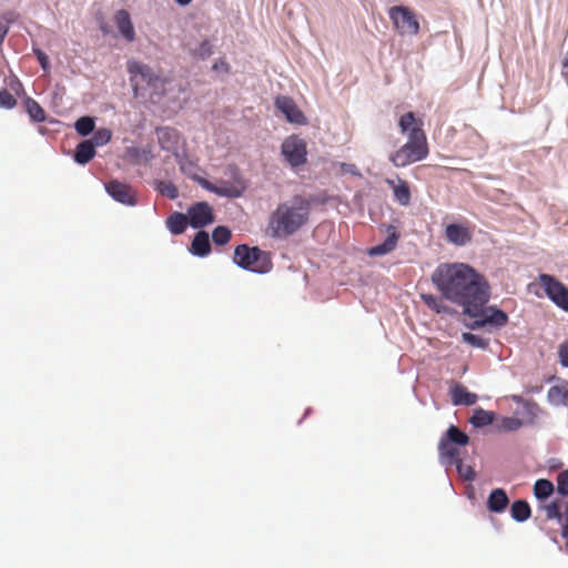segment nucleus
Returning a JSON list of instances; mask_svg holds the SVG:
<instances>
[{"label": "nucleus", "mask_w": 568, "mask_h": 568, "mask_svg": "<svg viewBox=\"0 0 568 568\" xmlns=\"http://www.w3.org/2000/svg\"><path fill=\"white\" fill-rule=\"evenodd\" d=\"M432 282L444 298L463 306L464 313L476 314L490 297L485 277L465 263L439 264L432 274Z\"/></svg>", "instance_id": "1"}, {"label": "nucleus", "mask_w": 568, "mask_h": 568, "mask_svg": "<svg viewBox=\"0 0 568 568\" xmlns=\"http://www.w3.org/2000/svg\"><path fill=\"white\" fill-rule=\"evenodd\" d=\"M312 201L303 195H294L277 204L270 214L266 235L275 240H286L301 231L310 222Z\"/></svg>", "instance_id": "2"}, {"label": "nucleus", "mask_w": 568, "mask_h": 568, "mask_svg": "<svg viewBox=\"0 0 568 568\" xmlns=\"http://www.w3.org/2000/svg\"><path fill=\"white\" fill-rule=\"evenodd\" d=\"M423 125L422 119L416 118L414 112H407L399 118L398 126L407 135V142L389 156L396 168H405L428 156L429 148Z\"/></svg>", "instance_id": "3"}, {"label": "nucleus", "mask_w": 568, "mask_h": 568, "mask_svg": "<svg viewBox=\"0 0 568 568\" xmlns=\"http://www.w3.org/2000/svg\"><path fill=\"white\" fill-rule=\"evenodd\" d=\"M126 69L135 94H138L139 89L144 88L151 89L158 94L164 93L168 79L155 73L150 65L136 60H129L126 62Z\"/></svg>", "instance_id": "4"}, {"label": "nucleus", "mask_w": 568, "mask_h": 568, "mask_svg": "<svg viewBox=\"0 0 568 568\" xmlns=\"http://www.w3.org/2000/svg\"><path fill=\"white\" fill-rule=\"evenodd\" d=\"M233 262L243 270L258 274L268 273L273 267L268 252L257 246H248L246 244H241L235 247Z\"/></svg>", "instance_id": "5"}, {"label": "nucleus", "mask_w": 568, "mask_h": 568, "mask_svg": "<svg viewBox=\"0 0 568 568\" xmlns=\"http://www.w3.org/2000/svg\"><path fill=\"white\" fill-rule=\"evenodd\" d=\"M469 437L458 427L452 425L438 443L439 457L444 463L454 465L460 460L458 446H466Z\"/></svg>", "instance_id": "6"}, {"label": "nucleus", "mask_w": 568, "mask_h": 568, "mask_svg": "<svg viewBox=\"0 0 568 568\" xmlns=\"http://www.w3.org/2000/svg\"><path fill=\"white\" fill-rule=\"evenodd\" d=\"M389 19L393 22L394 30L400 36H417L419 33V22L415 12L405 6H394L388 10Z\"/></svg>", "instance_id": "7"}, {"label": "nucleus", "mask_w": 568, "mask_h": 568, "mask_svg": "<svg viewBox=\"0 0 568 568\" xmlns=\"http://www.w3.org/2000/svg\"><path fill=\"white\" fill-rule=\"evenodd\" d=\"M281 153L292 168H298L305 164L307 160L306 142L300 136L292 134L283 141Z\"/></svg>", "instance_id": "8"}, {"label": "nucleus", "mask_w": 568, "mask_h": 568, "mask_svg": "<svg viewBox=\"0 0 568 568\" xmlns=\"http://www.w3.org/2000/svg\"><path fill=\"white\" fill-rule=\"evenodd\" d=\"M538 280L548 298L556 306L568 312V287L549 274H540Z\"/></svg>", "instance_id": "9"}, {"label": "nucleus", "mask_w": 568, "mask_h": 568, "mask_svg": "<svg viewBox=\"0 0 568 568\" xmlns=\"http://www.w3.org/2000/svg\"><path fill=\"white\" fill-rule=\"evenodd\" d=\"M484 306L485 305H480L476 314L466 313L467 315L477 318L473 327H484L486 325H490L496 328H500L506 326L508 323V315L504 311L495 306H489L486 308Z\"/></svg>", "instance_id": "10"}, {"label": "nucleus", "mask_w": 568, "mask_h": 568, "mask_svg": "<svg viewBox=\"0 0 568 568\" xmlns=\"http://www.w3.org/2000/svg\"><path fill=\"white\" fill-rule=\"evenodd\" d=\"M106 193L116 202L134 206L138 203V192L128 183L119 180H111L105 183Z\"/></svg>", "instance_id": "11"}, {"label": "nucleus", "mask_w": 568, "mask_h": 568, "mask_svg": "<svg viewBox=\"0 0 568 568\" xmlns=\"http://www.w3.org/2000/svg\"><path fill=\"white\" fill-rule=\"evenodd\" d=\"M187 217L190 225L201 229L214 222L212 207L206 202H197L189 207Z\"/></svg>", "instance_id": "12"}, {"label": "nucleus", "mask_w": 568, "mask_h": 568, "mask_svg": "<svg viewBox=\"0 0 568 568\" xmlns=\"http://www.w3.org/2000/svg\"><path fill=\"white\" fill-rule=\"evenodd\" d=\"M275 106L285 115L288 122L301 125L307 123L305 115L292 98L286 95L277 97L275 99Z\"/></svg>", "instance_id": "13"}, {"label": "nucleus", "mask_w": 568, "mask_h": 568, "mask_svg": "<svg viewBox=\"0 0 568 568\" xmlns=\"http://www.w3.org/2000/svg\"><path fill=\"white\" fill-rule=\"evenodd\" d=\"M445 237L449 243L456 246H464L471 242L473 234L468 226L452 223L445 227Z\"/></svg>", "instance_id": "14"}, {"label": "nucleus", "mask_w": 568, "mask_h": 568, "mask_svg": "<svg viewBox=\"0 0 568 568\" xmlns=\"http://www.w3.org/2000/svg\"><path fill=\"white\" fill-rule=\"evenodd\" d=\"M114 23L125 41L133 42L135 40V30L130 13L126 10L121 9L115 12Z\"/></svg>", "instance_id": "15"}, {"label": "nucleus", "mask_w": 568, "mask_h": 568, "mask_svg": "<svg viewBox=\"0 0 568 568\" xmlns=\"http://www.w3.org/2000/svg\"><path fill=\"white\" fill-rule=\"evenodd\" d=\"M452 403L454 405L471 406L477 403L478 396L470 393L463 384L455 383L449 388Z\"/></svg>", "instance_id": "16"}, {"label": "nucleus", "mask_w": 568, "mask_h": 568, "mask_svg": "<svg viewBox=\"0 0 568 568\" xmlns=\"http://www.w3.org/2000/svg\"><path fill=\"white\" fill-rule=\"evenodd\" d=\"M398 239H399V234L397 233L396 229L394 226L389 225L388 226V236L386 237V240L383 243H381L376 246H373L369 250V255L377 256V255H385L387 253H390L392 251L395 250Z\"/></svg>", "instance_id": "17"}, {"label": "nucleus", "mask_w": 568, "mask_h": 568, "mask_svg": "<svg viewBox=\"0 0 568 568\" xmlns=\"http://www.w3.org/2000/svg\"><path fill=\"white\" fill-rule=\"evenodd\" d=\"M386 183L393 189L396 201L402 205H408L410 203V190L406 181L398 179L396 183L393 180H386Z\"/></svg>", "instance_id": "18"}, {"label": "nucleus", "mask_w": 568, "mask_h": 568, "mask_svg": "<svg viewBox=\"0 0 568 568\" xmlns=\"http://www.w3.org/2000/svg\"><path fill=\"white\" fill-rule=\"evenodd\" d=\"M191 252L196 256H206L211 252L209 234L205 231H199L191 244Z\"/></svg>", "instance_id": "19"}, {"label": "nucleus", "mask_w": 568, "mask_h": 568, "mask_svg": "<svg viewBox=\"0 0 568 568\" xmlns=\"http://www.w3.org/2000/svg\"><path fill=\"white\" fill-rule=\"evenodd\" d=\"M509 503L506 491L501 488L494 489L488 497V509L494 513H501Z\"/></svg>", "instance_id": "20"}, {"label": "nucleus", "mask_w": 568, "mask_h": 568, "mask_svg": "<svg viewBox=\"0 0 568 568\" xmlns=\"http://www.w3.org/2000/svg\"><path fill=\"white\" fill-rule=\"evenodd\" d=\"M187 224H190L187 214L175 212L166 219L168 229L175 235L184 233Z\"/></svg>", "instance_id": "21"}, {"label": "nucleus", "mask_w": 568, "mask_h": 568, "mask_svg": "<svg viewBox=\"0 0 568 568\" xmlns=\"http://www.w3.org/2000/svg\"><path fill=\"white\" fill-rule=\"evenodd\" d=\"M95 155L93 142L85 140L78 144L74 153V160L79 164H87Z\"/></svg>", "instance_id": "22"}, {"label": "nucleus", "mask_w": 568, "mask_h": 568, "mask_svg": "<svg viewBox=\"0 0 568 568\" xmlns=\"http://www.w3.org/2000/svg\"><path fill=\"white\" fill-rule=\"evenodd\" d=\"M547 397L555 406H568V388L562 385H555L548 389Z\"/></svg>", "instance_id": "23"}, {"label": "nucleus", "mask_w": 568, "mask_h": 568, "mask_svg": "<svg viewBox=\"0 0 568 568\" xmlns=\"http://www.w3.org/2000/svg\"><path fill=\"white\" fill-rule=\"evenodd\" d=\"M495 420V413L490 410H485L483 408H476L469 418V423L476 427L481 428L488 425H491Z\"/></svg>", "instance_id": "24"}, {"label": "nucleus", "mask_w": 568, "mask_h": 568, "mask_svg": "<svg viewBox=\"0 0 568 568\" xmlns=\"http://www.w3.org/2000/svg\"><path fill=\"white\" fill-rule=\"evenodd\" d=\"M207 189L217 195L226 197H240L244 190L243 187H239L226 182H223L220 185L207 186Z\"/></svg>", "instance_id": "25"}, {"label": "nucleus", "mask_w": 568, "mask_h": 568, "mask_svg": "<svg viewBox=\"0 0 568 568\" xmlns=\"http://www.w3.org/2000/svg\"><path fill=\"white\" fill-rule=\"evenodd\" d=\"M26 110L29 116L34 122H43L45 120V112L42 106L32 98H27L24 100Z\"/></svg>", "instance_id": "26"}, {"label": "nucleus", "mask_w": 568, "mask_h": 568, "mask_svg": "<svg viewBox=\"0 0 568 568\" xmlns=\"http://www.w3.org/2000/svg\"><path fill=\"white\" fill-rule=\"evenodd\" d=\"M420 298L432 311H435L438 314L449 312V307L446 305L443 298H439L433 294H422Z\"/></svg>", "instance_id": "27"}, {"label": "nucleus", "mask_w": 568, "mask_h": 568, "mask_svg": "<svg viewBox=\"0 0 568 568\" xmlns=\"http://www.w3.org/2000/svg\"><path fill=\"white\" fill-rule=\"evenodd\" d=\"M511 516L517 521H525L530 517V506L525 500H516L511 505Z\"/></svg>", "instance_id": "28"}, {"label": "nucleus", "mask_w": 568, "mask_h": 568, "mask_svg": "<svg viewBox=\"0 0 568 568\" xmlns=\"http://www.w3.org/2000/svg\"><path fill=\"white\" fill-rule=\"evenodd\" d=\"M555 486L548 479H538L534 485V494L537 499L548 498L554 493Z\"/></svg>", "instance_id": "29"}, {"label": "nucleus", "mask_w": 568, "mask_h": 568, "mask_svg": "<svg viewBox=\"0 0 568 568\" xmlns=\"http://www.w3.org/2000/svg\"><path fill=\"white\" fill-rule=\"evenodd\" d=\"M17 20V13L13 11H9L3 13L0 17V44L3 42L4 38L9 32V27L12 22Z\"/></svg>", "instance_id": "30"}, {"label": "nucleus", "mask_w": 568, "mask_h": 568, "mask_svg": "<svg viewBox=\"0 0 568 568\" xmlns=\"http://www.w3.org/2000/svg\"><path fill=\"white\" fill-rule=\"evenodd\" d=\"M74 128L80 135L87 136L94 130V120L90 116H81L77 120Z\"/></svg>", "instance_id": "31"}, {"label": "nucleus", "mask_w": 568, "mask_h": 568, "mask_svg": "<svg viewBox=\"0 0 568 568\" xmlns=\"http://www.w3.org/2000/svg\"><path fill=\"white\" fill-rule=\"evenodd\" d=\"M547 519H557L561 521L565 519V514L561 513V501L554 500L544 507Z\"/></svg>", "instance_id": "32"}, {"label": "nucleus", "mask_w": 568, "mask_h": 568, "mask_svg": "<svg viewBox=\"0 0 568 568\" xmlns=\"http://www.w3.org/2000/svg\"><path fill=\"white\" fill-rule=\"evenodd\" d=\"M523 426V422L516 417H503L497 425L500 432H516Z\"/></svg>", "instance_id": "33"}, {"label": "nucleus", "mask_w": 568, "mask_h": 568, "mask_svg": "<svg viewBox=\"0 0 568 568\" xmlns=\"http://www.w3.org/2000/svg\"><path fill=\"white\" fill-rule=\"evenodd\" d=\"M231 235L229 227L220 225L213 230L212 239L216 245H224L230 241Z\"/></svg>", "instance_id": "34"}, {"label": "nucleus", "mask_w": 568, "mask_h": 568, "mask_svg": "<svg viewBox=\"0 0 568 568\" xmlns=\"http://www.w3.org/2000/svg\"><path fill=\"white\" fill-rule=\"evenodd\" d=\"M111 138L112 132L106 128H101L93 133V136L90 141L93 142L94 146H102L110 142Z\"/></svg>", "instance_id": "35"}, {"label": "nucleus", "mask_w": 568, "mask_h": 568, "mask_svg": "<svg viewBox=\"0 0 568 568\" xmlns=\"http://www.w3.org/2000/svg\"><path fill=\"white\" fill-rule=\"evenodd\" d=\"M462 338L465 343H467L474 347L484 349L488 346L487 339H485L478 335L471 334V333H463Z\"/></svg>", "instance_id": "36"}, {"label": "nucleus", "mask_w": 568, "mask_h": 568, "mask_svg": "<svg viewBox=\"0 0 568 568\" xmlns=\"http://www.w3.org/2000/svg\"><path fill=\"white\" fill-rule=\"evenodd\" d=\"M557 491L562 495H568V469L560 471L556 478Z\"/></svg>", "instance_id": "37"}, {"label": "nucleus", "mask_w": 568, "mask_h": 568, "mask_svg": "<svg viewBox=\"0 0 568 568\" xmlns=\"http://www.w3.org/2000/svg\"><path fill=\"white\" fill-rule=\"evenodd\" d=\"M17 104L14 97L7 90H0V108L12 109Z\"/></svg>", "instance_id": "38"}, {"label": "nucleus", "mask_w": 568, "mask_h": 568, "mask_svg": "<svg viewBox=\"0 0 568 568\" xmlns=\"http://www.w3.org/2000/svg\"><path fill=\"white\" fill-rule=\"evenodd\" d=\"M160 192L168 196L171 200H174L179 196V191L176 186L171 182H161L159 185Z\"/></svg>", "instance_id": "39"}, {"label": "nucleus", "mask_w": 568, "mask_h": 568, "mask_svg": "<svg viewBox=\"0 0 568 568\" xmlns=\"http://www.w3.org/2000/svg\"><path fill=\"white\" fill-rule=\"evenodd\" d=\"M212 54V45L209 40H204L200 43L199 48L193 51V55L201 59H206Z\"/></svg>", "instance_id": "40"}, {"label": "nucleus", "mask_w": 568, "mask_h": 568, "mask_svg": "<svg viewBox=\"0 0 568 568\" xmlns=\"http://www.w3.org/2000/svg\"><path fill=\"white\" fill-rule=\"evenodd\" d=\"M454 465H456L459 475L463 476L466 480L475 479V470L470 466L463 465L462 459L455 463Z\"/></svg>", "instance_id": "41"}, {"label": "nucleus", "mask_w": 568, "mask_h": 568, "mask_svg": "<svg viewBox=\"0 0 568 568\" xmlns=\"http://www.w3.org/2000/svg\"><path fill=\"white\" fill-rule=\"evenodd\" d=\"M524 410L530 417V420L532 422L539 413V406L536 402L528 400V402L524 403Z\"/></svg>", "instance_id": "42"}, {"label": "nucleus", "mask_w": 568, "mask_h": 568, "mask_svg": "<svg viewBox=\"0 0 568 568\" xmlns=\"http://www.w3.org/2000/svg\"><path fill=\"white\" fill-rule=\"evenodd\" d=\"M559 358H560V364L565 367H568V339L565 341L560 346H559Z\"/></svg>", "instance_id": "43"}, {"label": "nucleus", "mask_w": 568, "mask_h": 568, "mask_svg": "<svg viewBox=\"0 0 568 568\" xmlns=\"http://www.w3.org/2000/svg\"><path fill=\"white\" fill-rule=\"evenodd\" d=\"M34 54L39 61V63L41 64L42 69L43 70H47L49 68V58L48 55L40 49H36L34 50Z\"/></svg>", "instance_id": "44"}, {"label": "nucleus", "mask_w": 568, "mask_h": 568, "mask_svg": "<svg viewBox=\"0 0 568 568\" xmlns=\"http://www.w3.org/2000/svg\"><path fill=\"white\" fill-rule=\"evenodd\" d=\"M513 400L518 404V405H523L524 406V403L526 402L521 396H517V395H514L513 397Z\"/></svg>", "instance_id": "45"}, {"label": "nucleus", "mask_w": 568, "mask_h": 568, "mask_svg": "<svg viewBox=\"0 0 568 568\" xmlns=\"http://www.w3.org/2000/svg\"><path fill=\"white\" fill-rule=\"evenodd\" d=\"M181 6H186L189 4L192 0H175Z\"/></svg>", "instance_id": "46"}]
</instances>
